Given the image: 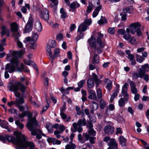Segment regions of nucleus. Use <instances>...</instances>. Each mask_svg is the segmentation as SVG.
I'll use <instances>...</instances> for the list:
<instances>
[{
    "label": "nucleus",
    "instance_id": "37",
    "mask_svg": "<svg viewBox=\"0 0 149 149\" xmlns=\"http://www.w3.org/2000/svg\"><path fill=\"white\" fill-rule=\"evenodd\" d=\"M146 71L145 70H142V68L139 69L138 73L139 77L141 78H143L144 75L146 74Z\"/></svg>",
    "mask_w": 149,
    "mask_h": 149
},
{
    "label": "nucleus",
    "instance_id": "50",
    "mask_svg": "<svg viewBox=\"0 0 149 149\" xmlns=\"http://www.w3.org/2000/svg\"><path fill=\"white\" fill-rule=\"evenodd\" d=\"M107 21L105 19H103L102 16L101 19L98 21V23L100 25H102L104 23H107Z\"/></svg>",
    "mask_w": 149,
    "mask_h": 149
},
{
    "label": "nucleus",
    "instance_id": "28",
    "mask_svg": "<svg viewBox=\"0 0 149 149\" xmlns=\"http://www.w3.org/2000/svg\"><path fill=\"white\" fill-rule=\"evenodd\" d=\"M120 144L123 146L125 145L126 142V139L123 136H121L118 138Z\"/></svg>",
    "mask_w": 149,
    "mask_h": 149
},
{
    "label": "nucleus",
    "instance_id": "40",
    "mask_svg": "<svg viewBox=\"0 0 149 149\" xmlns=\"http://www.w3.org/2000/svg\"><path fill=\"white\" fill-rule=\"evenodd\" d=\"M60 12L61 14V17L63 18H65L67 17L66 13L65 12L64 9L61 8L60 10Z\"/></svg>",
    "mask_w": 149,
    "mask_h": 149
},
{
    "label": "nucleus",
    "instance_id": "63",
    "mask_svg": "<svg viewBox=\"0 0 149 149\" xmlns=\"http://www.w3.org/2000/svg\"><path fill=\"white\" fill-rule=\"evenodd\" d=\"M16 107H18L19 110L20 111H23L24 109V107L21 105H20L19 104H16Z\"/></svg>",
    "mask_w": 149,
    "mask_h": 149
},
{
    "label": "nucleus",
    "instance_id": "26",
    "mask_svg": "<svg viewBox=\"0 0 149 149\" xmlns=\"http://www.w3.org/2000/svg\"><path fill=\"white\" fill-rule=\"evenodd\" d=\"M123 11L125 13H133V8L132 6H128L123 9Z\"/></svg>",
    "mask_w": 149,
    "mask_h": 149
},
{
    "label": "nucleus",
    "instance_id": "56",
    "mask_svg": "<svg viewBox=\"0 0 149 149\" xmlns=\"http://www.w3.org/2000/svg\"><path fill=\"white\" fill-rule=\"evenodd\" d=\"M78 140L81 143H83L85 142L84 141L82 140V135L81 134H79L78 135Z\"/></svg>",
    "mask_w": 149,
    "mask_h": 149
},
{
    "label": "nucleus",
    "instance_id": "41",
    "mask_svg": "<svg viewBox=\"0 0 149 149\" xmlns=\"http://www.w3.org/2000/svg\"><path fill=\"white\" fill-rule=\"evenodd\" d=\"M93 5L91 3H88V6L86 10V13H90L92 11L93 7Z\"/></svg>",
    "mask_w": 149,
    "mask_h": 149
},
{
    "label": "nucleus",
    "instance_id": "46",
    "mask_svg": "<svg viewBox=\"0 0 149 149\" xmlns=\"http://www.w3.org/2000/svg\"><path fill=\"white\" fill-rule=\"evenodd\" d=\"M8 112L12 114H18V111L14 108H12L8 109Z\"/></svg>",
    "mask_w": 149,
    "mask_h": 149
},
{
    "label": "nucleus",
    "instance_id": "31",
    "mask_svg": "<svg viewBox=\"0 0 149 149\" xmlns=\"http://www.w3.org/2000/svg\"><path fill=\"white\" fill-rule=\"evenodd\" d=\"M71 142L66 146L65 149H75L76 148V145L74 143L71 144Z\"/></svg>",
    "mask_w": 149,
    "mask_h": 149
},
{
    "label": "nucleus",
    "instance_id": "62",
    "mask_svg": "<svg viewBox=\"0 0 149 149\" xmlns=\"http://www.w3.org/2000/svg\"><path fill=\"white\" fill-rule=\"evenodd\" d=\"M141 67L142 68V70H144L146 72V69L148 68H149V65L147 63L145 64L144 65H142L141 66Z\"/></svg>",
    "mask_w": 149,
    "mask_h": 149
},
{
    "label": "nucleus",
    "instance_id": "5",
    "mask_svg": "<svg viewBox=\"0 0 149 149\" xmlns=\"http://www.w3.org/2000/svg\"><path fill=\"white\" fill-rule=\"evenodd\" d=\"M8 88L9 90L14 93L19 90L22 93L26 92V87L20 82H17L14 84L12 82L10 81L8 83Z\"/></svg>",
    "mask_w": 149,
    "mask_h": 149
},
{
    "label": "nucleus",
    "instance_id": "61",
    "mask_svg": "<svg viewBox=\"0 0 149 149\" xmlns=\"http://www.w3.org/2000/svg\"><path fill=\"white\" fill-rule=\"evenodd\" d=\"M76 110L77 111V115H80L81 113V112L80 110V108L78 106H76L75 108Z\"/></svg>",
    "mask_w": 149,
    "mask_h": 149
},
{
    "label": "nucleus",
    "instance_id": "60",
    "mask_svg": "<svg viewBox=\"0 0 149 149\" xmlns=\"http://www.w3.org/2000/svg\"><path fill=\"white\" fill-rule=\"evenodd\" d=\"M75 28H76L75 25L74 24H72L71 25V26H70V32H72L74 30Z\"/></svg>",
    "mask_w": 149,
    "mask_h": 149
},
{
    "label": "nucleus",
    "instance_id": "22",
    "mask_svg": "<svg viewBox=\"0 0 149 149\" xmlns=\"http://www.w3.org/2000/svg\"><path fill=\"white\" fill-rule=\"evenodd\" d=\"M87 29V26L84 23H82L79 26L77 31L78 32L84 31Z\"/></svg>",
    "mask_w": 149,
    "mask_h": 149
},
{
    "label": "nucleus",
    "instance_id": "47",
    "mask_svg": "<svg viewBox=\"0 0 149 149\" xmlns=\"http://www.w3.org/2000/svg\"><path fill=\"white\" fill-rule=\"evenodd\" d=\"M88 133L89 135L93 136H95L96 134V132L93 129L90 130H88Z\"/></svg>",
    "mask_w": 149,
    "mask_h": 149
},
{
    "label": "nucleus",
    "instance_id": "64",
    "mask_svg": "<svg viewBox=\"0 0 149 149\" xmlns=\"http://www.w3.org/2000/svg\"><path fill=\"white\" fill-rule=\"evenodd\" d=\"M60 115L63 120H65L67 118V115L64 113H60Z\"/></svg>",
    "mask_w": 149,
    "mask_h": 149
},
{
    "label": "nucleus",
    "instance_id": "32",
    "mask_svg": "<svg viewBox=\"0 0 149 149\" xmlns=\"http://www.w3.org/2000/svg\"><path fill=\"white\" fill-rule=\"evenodd\" d=\"M88 87L89 88H91L94 85L93 81L91 78H89L87 81Z\"/></svg>",
    "mask_w": 149,
    "mask_h": 149
},
{
    "label": "nucleus",
    "instance_id": "52",
    "mask_svg": "<svg viewBox=\"0 0 149 149\" xmlns=\"http://www.w3.org/2000/svg\"><path fill=\"white\" fill-rule=\"evenodd\" d=\"M89 99L96 100L97 97L96 94H91L88 97Z\"/></svg>",
    "mask_w": 149,
    "mask_h": 149
},
{
    "label": "nucleus",
    "instance_id": "59",
    "mask_svg": "<svg viewBox=\"0 0 149 149\" xmlns=\"http://www.w3.org/2000/svg\"><path fill=\"white\" fill-rule=\"evenodd\" d=\"M117 96V94H113L111 96L110 99V101L112 103L114 100V98Z\"/></svg>",
    "mask_w": 149,
    "mask_h": 149
},
{
    "label": "nucleus",
    "instance_id": "7",
    "mask_svg": "<svg viewBox=\"0 0 149 149\" xmlns=\"http://www.w3.org/2000/svg\"><path fill=\"white\" fill-rule=\"evenodd\" d=\"M46 50L49 56V58L52 59V61L54 60L55 57H57L60 53V50L58 48H56L54 52V55H52V53L51 52V50L50 46H47L46 48Z\"/></svg>",
    "mask_w": 149,
    "mask_h": 149
},
{
    "label": "nucleus",
    "instance_id": "16",
    "mask_svg": "<svg viewBox=\"0 0 149 149\" xmlns=\"http://www.w3.org/2000/svg\"><path fill=\"white\" fill-rule=\"evenodd\" d=\"M108 144L110 147L111 148L113 149L118 148V144L115 139H110Z\"/></svg>",
    "mask_w": 149,
    "mask_h": 149
},
{
    "label": "nucleus",
    "instance_id": "12",
    "mask_svg": "<svg viewBox=\"0 0 149 149\" xmlns=\"http://www.w3.org/2000/svg\"><path fill=\"white\" fill-rule=\"evenodd\" d=\"M10 26L11 30L13 32V36L14 37H15L16 36L17 33H19L18 32V25L16 23L13 22L11 24Z\"/></svg>",
    "mask_w": 149,
    "mask_h": 149
},
{
    "label": "nucleus",
    "instance_id": "57",
    "mask_svg": "<svg viewBox=\"0 0 149 149\" xmlns=\"http://www.w3.org/2000/svg\"><path fill=\"white\" fill-rule=\"evenodd\" d=\"M87 128H88V130H90L93 129V125L92 123L90 121L88 122L87 125Z\"/></svg>",
    "mask_w": 149,
    "mask_h": 149
},
{
    "label": "nucleus",
    "instance_id": "49",
    "mask_svg": "<svg viewBox=\"0 0 149 149\" xmlns=\"http://www.w3.org/2000/svg\"><path fill=\"white\" fill-rule=\"evenodd\" d=\"M130 42L132 45H136L137 43V41L134 38H133L132 37L129 41Z\"/></svg>",
    "mask_w": 149,
    "mask_h": 149
},
{
    "label": "nucleus",
    "instance_id": "36",
    "mask_svg": "<svg viewBox=\"0 0 149 149\" xmlns=\"http://www.w3.org/2000/svg\"><path fill=\"white\" fill-rule=\"evenodd\" d=\"M0 125L1 127L5 129L9 126L8 123L5 120H3L1 123H0Z\"/></svg>",
    "mask_w": 149,
    "mask_h": 149
},
{
    "label": "nucleus",
    "instance_id": "4",
    "mask_svg": "<svg viewBox=\"0 0 149 149\" xmlns=\"http://www.w3.org/2000/svg\"><path fill=\"white\" fill-rule=\"evenodd\" d=\"M26 111L27 112L26 115L28 118L26 126L28 130L31 132V134L35 135V131H33V130L35 129V126H40V125L39 122H37L35 117L32 118L33 114L32 113L27 111Z\"/></svg>",
    "mask_w": 149,
    "mask_h": 149
},
{
    "label": "nucleus",
    "instance_id": "19",
    "mask_svg": "<svg viewBox=\"0 0 149 149\" xmlns=\"http://www.w3.org/2000/svg\"><path fill=\"white\" fill-rule=\"evenodd\" d=\"M83 136H84L86 139V141L90 140V143L91 144H93L95 143L94 140L95 139V137H90L89 135L85 133H83Z\"/></svg>",
    "mask_w": 149,
    "mask_h": 149
},
{
    "label": "nucleus",
    "instance_id": "8",
    "mask_svg": "<svg viewBox=\"0 0 149 149\" xmlns=\"http://www.w3.org/2000/svg\"><path fill=\"white\" fill-rule=\"evenodd\" d=\"M86 124V120L85 118L79 119L78 120L77 123H74L72 124V125L74 129L71 130V131L73 132H76L77 131V126L81 127L83 126H85Z\"/></svg>",
    "mask_w": 149,
    "mask_h": 149
},
{
    "label": "nucleus",
    "instance_id": "34",
    "mask_svg": "<svg viewBox=\"0 0 149 149\" xmlns=\"http://www.w3.org/2000/svg\"><path fill=\"white\" fill-rule=\"evenodd\" d=\"M79 6V4L76 2H72L70 5V7L71 8L74 9Z\"/></svg>",
    "mask_w": 149,
    "mask_h": 149
},
{
    "label": "nucleus",
    "instance_id": "44",
    "mask_svg": "<svg viewBox=\"0 0 149 149\" xmlns=\"http://www.w3.org/2000/svg\"><path fill=\"white\" fill-rule=\"evenodd\" d=\"M132 36L129 33H125L123 36V38L129 41L132 38Z\"/></svg>",
    "mask_w": 149,
    "mask_h": 149
},
{
    "label": "nucleus",
    "instance_id": "39",
    "mask_svg": "<svg viewBox=\"0 0 149 149\" xmlns=\"http://www.w3.org/2000/svg\"><path fill=\"white\" fill-rule=\"evenodd\" d=\"M92 104L91 106V107L94 110H97L98 108V104L94 101L92 102Z\"/></svg>",
    "mask_w": 149,
    "mask_h": 149
},
{
    "label": "nucleus",
    "instance_id": "29",
    "mask_svg": "<svg viewBox=\"0 0 149 149\" xmlns=\"http://www.w3.org/2000/svg\"><path fill=\"white\" fill-rule=\"evenodd\" d=\"M46 128L49 132L52 133L53 131V125L50 123H47L46 125Z\"/></svg>",
    "mask_w": 149,
    "mask_h": 149
},
{
    "label": "nucleus",
    "instance_id": "51",
    "mask_svg": "<svg viewBox=\"0 0 149 149\" xmlns=\"http://www.w3.org/2000/svg\"><path fill=\"white\" fill-rule=\"evenodd\" d=\"M61 133L62 132L61 131L57 130L55 131L54 132V135L56 136V137L58 139L61 136L60 134H61Z\"/></svg>",
    "mask_w": 149,
    "mask_h": 149
},
{
    "label": "nucleus",
    "instance_id": "2",
    "mask_svg": "<svg viewBox=\"0 0 149 149\" xmlns=\"http://www.w3.org/2000/svg\"><path fill=\"white\" fill-rule=\"evenodd\" d=\"M23 53L22 51L19 52L13 51L12 54V58L10 60V63H8L5 67L6 70L10 73L14 72L15 70L16 67L18 65L19 62L18 59L20 55Z\"/></svg>",
    "mask_w": 149,
    "mask_h": 149
},
{
    "label": "nucleus",
    "instance_id": "1",
    "mask_svg": "<svg viewBox=\"0 0 149 149\" xmlns=\"http://www.w3.org/2000/svg\"><path fill=\"white\" fill-rule=\"evenodd\" d=\"M6 140L17 145V146L16 147L17 149H21L22 148L33 146L32 142L26 141L25 136L23 135H20V133L17 134L15 137L8 135H6L5 136L0 135V140L4 142Z\"/></svg>",
    "mask_w": 149,
    "mask_h": 149
},
{
    "label": "nucleus",
    "instance_id": "33",
    "mask_svg": "<svg viewBox=\"0 0 149 149\" xmlns=\"http://www.w3.org/2000/svg\"><path fill=\"white\" fill-rule=\"evenodd\" d=\"M128 86L129 85L127 83H125V84L122 87V93H127Z\"/></svg>",
    "mask_w": 149,
    "mask_h": 149
},
{
    "label": "nucleus",
    "instance_id": "9",
    "mask_svg": "<svg viewBox=\"0 0 149 149\" xmlns=\"http://www.w3.org/2000/svg\"><path fill=\"white\" fill-rule=\"evenodd\" d=\"M15 96L17 98L16 99V100L15 102V104H22L24 103V96L23 94H15Z\"/></svg>",
    "mask_w": 149,
    "mask_h": 149
},
{
    "label": "nucleus",
    "instance_id": "15",
    "mask_svg": "<svg viewBox=\"0 0 149 149\" xmlns=\"http://www.w3.org/2000/svg\"><path fill=\"white\" fill-rule=\"evenodd\" d=\"M128 82L130 86L131 90L132 93H136L137 92V89L136 87V85L135 83L130 80V79H127Z\"/></svg>",
    "mask_w": 149,
    "mask_h": 149
},
{
    "label": "nucleus",
    "instance_id": "18",
    "mask_svg": "<svg viewBox=\"0 0 149 149\" xmlns=\"http://www.w3.org/2000/svg\"><path fill=\"white\" fill-rule=\"evenodd\" d=\"M16 36L14 37L15 40L17 42V44L18 46L20 48H22L23 47L22 43L19 40V38L20 37L19 33H17Z\"/></svg>",
    "mask_w": 149,
    "mask_h": 149
},
{
    "label": "nucleus",
    "instance_id": "45",
    "mask_svg": "<svg viewBox=\"0 0 149 149\" xmlns=\"http://www.w3.org/2000/svg\"><path fill=\"white\" fill-rule=\"evenodd\" d=\"M38 38V35L37 33L33 32L32 36V40L34 42H36Z\"/></svg>",
    "mask_w": 149,
    "mask_h": 149
},
{
    "label": "nucleus",
    "instance_id": "24",
    "mask_svg": "<svg viewBox=\"0 0 149 149\" xmlns=\"http://www.w3.org/2000/svg\"><path fill=\"white\" fill-rule=\"evenodd\" d=\"M102 6L100 5L96 8L93 11V17H95L98 14L99 12L102 8Z\"/></svg>",
    "mask_w": 149,
    "mask_h": 149
},
{
    "label": "nucleus",
    "instance_id": "53",
    "mask_svg": "<svg viewBox=\"0 0 149 149\" xmlns=\"http://www.w3.org/2000/svg\"><path fill=\"white\" fill-rule=\"evenodd\" d=\"M83 23H84V24H85L87 26H89L91 24V21L90 19H86L84 22H83Z\"/></svg>",
    "mask_w": 149,
    "mask_h": 149
},
{
    "label": "nucleus",
    "instance_id": "38",
    "mask_svg": "<svg viewBox=\"0 0 149 149\" xmlns=\"http://www.w3.org/2000/svg\"><path fill=\"white\" fill-rule=\"evenodd\" d=\"M2 30L1 34V37H2V36L5 34L9 30L4 26H2Z\"/></svg>",
    "mask_w": 149,
    "mask_h": 149
},
{
    "label": "nucleus",
    "instance_id": "17",
    "mask_svg": "<svg viewBox=\"0 0 149 149\" xmlns=\"http://www.w3.org/2000/svg\"><path fill=\"white\" fill-rule=\"evenodd\" d=\"M104 130L105 133L109 135L113 133L114 129L110 126L107 125L105 126Z\"/></svg>",
    "mask_w": 149,
    "mask_h": 149
},
{
    "label": "nucleus",
    "instance_id": "27",
    "mask_svg": "<svg viewBox=\"0 0 149 149\" xmlns=\"http://www.w3.org/2000/svg\"><path fill=\"white\" fill-rule=\"evenodd\" d=\"M6 38L3 39L1 41L0 44V52H3L4 50L3 47L6 45Z\"/></svg>",
    "mask_w": 149,
    "mask_h": 149
},
{
    "label": "nucleus",
    "instance_id": "48",
    "mask_svg": "<svg viewBox=\"0 0 149 149\" xmlns=\"http://www.w3.org/2000/svg\"><path fill=\"white\" fill-rule=\"evenodd\" d=\"M15 124L21 129H23L24 127V125L23 124L20 123L19 120L16 121Z\"/></svg>",
    "mask_w": 149,
    "mask_h": 149
},
{
    "label": "nucleus",
    "instance_id": "54",
    "mask_svg": "<svg viewBox=\"0 0 149 149\" xmlns=\"http://www.w3.org/2000/svg\"><path fill=\"white\" fill-rule=\"evenodd\" d=\"M108 32L110 34H113L115 32V28L114 27L111 28L110 27L109 28L108 30Z\"/></svg>",
    "mask_w": 149,
    "mask_h": 149
},
{
    "label": "nucleus",
    "instance_id": "58",
    "mask_svg": "<svg viewBox=\"0 0 149 149\" xmlns=\"http://www.w3.org/2000/svg\"><path fill=\"white\" fill-rule=\"evenodd\" d=\"M80 33L79 34V35L78 36H77L76 37V39L77 40V41H78L81 38H83V36H84V33H81V32H80Z\"/></svg>",
    "mask_w": 149,
    "mask_h": 149
},
{
    "label": "nucleus",
    "instance_id": "23",
    "mask_svg": "<svg viewBox=\"0 0 149 149\" xmlns=\"http://www.w3.org/2000/svg\"><path fill=\"white\" fill-rule=\"evenodd\" d=\"M49 143H52L53 144L59 145L61 143V141L57 140L55 138H49L48 139Z\"/></svg>",
    "mask_w": 149,
    "mask_h": 149
},
{
    "label": "nucleus",
    "instance_id": "14",
    "mask_svg": "<svg viewBox=\"0 0 149 149\" xmlns=\"http://www.w3.org/2000/svg\"><path fill=\"white\" fill-rule=\"evenodd\" d=\"M123 98L122 97L120 98L118 101V105L120 107H123L125 106V102L124 98L125 100H127L128 95V94H123Z\"/></svg>",
    "mask_w": 149,
    "mask_h": 149
},
{
    "label": "nucleus",
    "instance_id": "55",
    "mask_svg": "<svg viewBox=\"0 0 149 149\" xmlns=\"http://www.w3.org/2000/svg\"><path fill=\"white\" fill-rule=\"evenodd\" d=\"M85 81L84 80H82L80 81L78 83V87L80 88H82L83 86V84L85 83Z\"/></svg>",
    "mask_w": 149,
    "mask_h": 149
},
{
    "label": "nucleus",
    "instance_id": "13",
    "mask_svg": "<svg viewBox=\"0 0 149 149\" xmlns=\"http://www.w3.org/2000/svg\"><path fill=\"white\" fill-rule=\"evenodd\" d=\"M38 126H36L35 129L33 130V131H35V135H33L31 134V135L33 136L36 135V138L37 139H40L42 138L41 135L45 136L46 135L45 134L42 133L41 130L36 128V127Z\"/></svg>",
    "mask_w": 149,
    "mask_h": 149
},
{
    "label": "nucleus",
    "instance_id": "21",
    "mask_svg": "<svg viewBox=\"0 0 149 149\" xmlns=\"http://www.w3.org/2000/svg\"><path fill=\"white\" fill-rule=\"evenodd\" d=\"M36 29L38 32H41L42 29V26L40 22L39 21H36L35 24Z\"/></svg>",
    "mask_w": 149,
    "mask_h": 149
},
{
    "label": "nucleus",
    "instance_id": "35",
    "mask_svg": "<svg viewBox=\"0 0 149 149\" xmlns=\"http://www.w3.org/2000/svg\"><path fill=\"white\" fill-rule=\"evenodd\" d=\"M100 107L102 109H104L107 104L103 99H101L100 101Z\"/></svg>",
    "mask_w": 149,
    "mask_h": 149
},
{
    "label": "nucleus",
    "instance_id": "42",
    "mask_svg": "<svg viewBox=\"0 0 149 149\" xmlns=\"http://www.w3.org/2000/svg\"><path fill=\"white\" fill-rule=\"evenodd\" d=\"M25 68V66L23 65V63H21L20 67H18V66L16 67V70L19 72H22Z\"/></svg>",
    "mask_w": 149,
    "mask_h": 149
},
{
    "label": "nucleus",
    "instance_id": "30",
    "mask_svg": "<svg viewBox=\"0 0 149 149\" xmlns=\"http://www.w3.org/2000/svg\"><path fill=\"white\" fill-rule=\"evenodd\" d=\"M136 59L137 61L139 63H141L145 60V58L142 56L138 54H136Z\"/></svg>",
    "mask_w": 149,
    "mask_h": 149
},
{
    "label": "nucleus",
    "instance_id": "3",
    "mask_svg": "<svg viewBox=\"0 0 149 149\" xmlns=\"http://www.w3.org/2000/svg\"><path fill=\"white\" fill-rule=\"evenodd\" d=\"M88 42L92 48L97 50L99 54L102 53V48L104 47L105 43L99 37H97L95 40L94 38L91 36V39L88 40Z\"/></svg>",
    "mask_w": 149,
    "mask_h": 149
},
{
    "label": "nucleus",
    "instance_id": "11",
    "mask_svg": "<svg viewBox=\"0 0 149 149\" xmlns=\"http://www.w3.org/2000/svg\"><path fill=\"white\" fill-rule=\"evenodd\" d=\"M33 19L32 18L30 17L25 26V31L26 32L31 31L32 28Z\"/></svg>",
    "mask_w": 149,
    "mask_h": 149
},
{
    "label": "nucleus",
    "instance_id": "20",
    "mask_svg": "<svg viewBox=\"0 0 149 149\" xmlns=\"http://www.w3.org/2000/svg\"><path fill=\"white\" fill-rule=\"evenodd\" d=\"M93 78L95 82L96 87H97L99 84L101 82V81L98 78L97 76L95 73H92Z\"/></svg>",
    "mask_w": 149,
    "mask_h": 149
},
{
    "label": "nucleus",
    "instance_id": "43",
    "mask_svg": "<svg viewBox=\"0 0 149 149\" xmlns=\"http://www.w3.org/2000/svg\"><path fill=\"white\" fill-rule=\"evenodd\" d=\"M112 82L111 80L109 81L107 83L106 87L109 91H110L111 89L112 85Z\"/></svg>",
    "mask_w": 149,
    "mask_h": 149
},
{
    "label": "nucleus",
    "instance_id": "6",
    "mask_svg": "<svg viewBox=\"0 0 149 149\" xmlns=\"http://www.w3.org/2000/svg\"><path fill=\"white\" fill-rule=\"evenodd\" d=\"M141 25L138 22L132 23L130 24L131 32L132 34H134L136 32L137 35L138 36L141 35V33L140 27Z\"/></svg>",
    "mask_w": 149,
    "mask_h": 149
},
{
    "label": "nucleus",
    "instance_id": "25",
    "mask_svg": "<svg viewBox=\"0 0 149 149\" xmlns=\"http://www.w3.org/2000/svg\"><path fill=\"white\" fill-rule=\"evenodd\" d=\"M99 56L97 54H95L93 57V60L92 62L93 64H98L99 63Z\"/></svg>",
    "mask_w": 149,
    "mask_h": 149
},
{
    "label": "nucleus",
    "instance_id": "10",
    "mask_svg": "<svg viewBox=\"0 0 149 149\" xmlns=\"http://www.w3.org/2000/svg\"><path fill=\"white\" fill-rule=\"evenodd\" d=\"M40 17L44 20L47 21L49 17L48 11L46 9H43L40 12Z\"/></svg>",
    "mask_w": 149,
    "mask_h": 149
}]
</instances>
